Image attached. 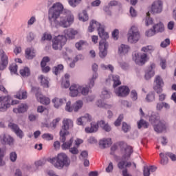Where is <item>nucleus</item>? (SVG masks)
I'll use <instances>...</instances> for the list:
<instances>
[{
	"label": "nucleus",
	"instance_id": "obj_4",
	"mask_svg": "<svg viewBox=\"0 0 176 176\" xmlns=\"http://www.w3.org/2000/svg\"><path fill=\"white\" fill-rule=\"evenodd\" d=\"M98 126L102 129L107 133H109L112 131V127L111 125L108 124V122H105V121L101 120L98 121L97 124L92 122L91 123V126H87L85 128L86 133H96L98 130Z\"/></svg>",
	"mask_w": 176,
	"mask_h": 176
},
{
	"label": "nucleus",
	"instance_id": "obj_23",
	"mask_svg": "<svg viewBox=\"0 0 176 176\" xmlns=\"http://www.w3.org/2000/svg\"><path fill=\"white\" fill-rule=\"evenodd\" d=\"M156 67V65L155 63H152L150 67H148V69L147 70V72H146L145 74V79H146V80H149V79H151V78H152L153 76H155V68Z\"/></svg>",
	"mask_w": 176,
	"mask_h": 176
},
{
	"label": "nucleus",
	"instance_id": "obj_42",
	"mask_svg": "<svg viewBox=\"0 0 176 176\" xmlns=\"http://www.w3.org/2000/svg\"><path fill=\"white\" fill-rule=\"evenodd\" d=\"M118 50L120 53H123L124 54H126L129 53V50H130V47H129V45L122 44Z\"/></svg>",
	"mask_w": 176,
	"mask_h": 176
},
{
	"label": "nucleus",
	"instance_id": "obj_13",
	"mask_svg": "<svg viewBox=\"0 0 176 176\" xmlns=\"http://www.w3.org/2000/svg\"><path fill=\"white\" fill-rule=\"evenodd\" d=\"M155 85L153 87V89L157 92V94L163 92V87L164 86V82H163V78L160 76H157L155 79Z\"/></svg>",
	"mask_w": 176,
	"mask_h": 176
},
{
	"label": "nucleus",
	"instance_id": "obj_51",
	"mask_svg": "<svg viewBox=\"0 0 176 176\" xmlns=\"http://www.w3.org/2000/svg\"><path fill=\"white\" fill-rule=\"evenodd\" d=\"M131 97L133 101H137L138 99V94L135 90H132L131 92Z\"/></svg>",
	"mask_w": 176,
	"mask_h": 176
},
{
	"label": "nucleus",
	"instance_id": "obj_60",
	"mask_svg": "<svg viewBox=\"0 0 176 176\" xmlns=\"http://www.w3.org/2000/svg\"><path fill=\"white\" fill-rule=\"evenodd\" d=\"M170 45V39L166 38L164 41L161 43V47H167Z\"/></svg>",
	"mask_w": 176,
	"mask_h": 176
},
{
	"label": "nucleus",
	"instance_id": "obj_61",
	"mask_svg": "<svg viewBox=\"0 0 176 176\" xmlns=\"http://www.w3.org/2000/svg\"><path fill=\"white\" fill-rule=\"evenodd\" d=\"M113 171V164L110 162L109 166L106 168V173H112Z\"/></svg>",
	"mask_w": 176,
	"mask_h": 176
},
{
	"label": "nucleus",
	"instance_id": "obj_56",
	"mask_svg": "<svg viewBox=\"0 0 176 176\" xmlns=\"http://www.w3.org/2000/svg\"><path fill=\"white\" fill-rule=\"evenodd\" d=\"M35 39V34L33 32H30L27 36L28 42H32Z\"/></svg>",
	"mask_w": 176,
	"mask_h": 176
},
{
	"label": "nucleus",
	"instance_id": "obj_34",
	"mask_svg": "<svg viewBox=\"0 0 176 176\" xmlns=\"http://www.w3.org/2000/svg\"><path fill=\"white\" fill-rule=\"evenodd\" d=\"M20 74L23 78H27L31 75V71L30 70V68L26 67L20 70Z\"/></svg>",
	"mask_w": 176,
	"mask_h": 176
},
{
	"label": "nucleus",
	"instance_id": "obj_54",
	"mask_svg": "<svg viewBox=\"0 0 176 176\" xmlns=\"http://www.w3.org/2000/svg\"><path fill=\"white\" fill-rule=\"evenodd\" d=\"M112 36L115 41H118L119 38V30L118 29H116L113 31Z\"/></svg>",
	"mask_w": 176,
	"mask_h": 176
},
{
	"label": "nucleus",
	"instance_id": "obj_27",
	"mask_svg": "<svg viewBox=\"0 0 176 176\" xmlns=\"http://www.w3.org/2000/svg\"><path fill=\"white\" fill-rule=\"evenodd\" d=\"M2 142L6 145H10V146H12L14 144V139H13L12 136L5 134L3 135Z\"/></svg>",
	"mask_w": 176,
	"mask_h": 176
},
{
	"label": "nucleus",
	"instance_id": "obj_40",
	"mask_svg": "<svg viewBox=\"0 0 176 176\" xmlns=\"http://www.w3.org/2000/svg\"><path fill=\"white\" fill-rule=\"evenodd\" d=\"M113 87L114 88L118 87V86H120V85H122V82H120V78L119 77V76H113Z\"/></svg>",
	"mask_w": 176,
	"mask_h": 176
},
{
	"label": "nucleus",
	"instance_id": "obj_50",
	"mask_svg": "<svg viewBox=\"0 0 176 176\" xmlns=\"http://www.w3.org/2000/svg\"><path fill=\"white\" fill-rule=\"evenodd\" d=\"M123 120V115H120L118 119L114 122V126L118 127V126H120V123H122V121Z\"/></svg>",
	"mask_w": 176,
	"mask_h": 176
},
{
	"label": "nucleus",
	"instance_id": "obj_7",
	"mask_svg": "<svg viewBox=\"0 0 176 176\" xmlns=\"http://www.w3.org/2000/svg\"><path fill=\"white\" fill-rule=\"evenodd\" d=\"M140 38L141 34H140L138 28L132 26L128 33V42L129 43H137Z\"/></svg>",
	"mask_w": 176,
	"mask_h": 176
},
{
	"label": "nucleus",
	"instance_id": "obj_46",
	"mask_svg": "<svg viewBox=\"0 0 176 176\" xmlns=\"http://www.w3.org/2000/svg\"><path fill=\"white\" fill-rule=\"evenodd\" d=\"M80 93H81L82 96H87V94H89V87H80Z\"/></svg>",
	"mask_w": 176,
	"mask_h": 176
},
{
	"label": "nucleus",
	"instance_id": "obj_14",
	"mask_svg": "<svg viewBox=\"0 0 176 176\" xmlns=\"http://www.w3.org/2000/svg\"><path fill=\"white\" fill-rule=\"evenodd\" d=\"M92 76L91 78L89 79V87L91 89V87H94V82H96V79L98 78V73L97 72L98 71V65L96 63H94L92 65Z\"/></svg>",
	"mask_w": 176,
	"mask_h": 176
},
{
	"label": "nucleus",
	"instance_id": "obj_62",
	"mask_svg": "<svg viewBox=\"0 0 176 176\" xmlns=\"http://www.w3.org/2000/svg\"><path fill=\"white\" fill-rule=\"evenodd\" d=\"M160 61V65L162 69H166V67L167 66V60H166V59L161 58Z\"/></svg>",
	"mask_w": 176,
	"mask_h": 176
},
{
	"label": "nucleus",
	"instance_id": "obj_11",
	"mask_svg": "<svg viewBox=\"0 0 176 176\" xmlns=\"http://www.w3.org/2000/svg\"><path fill=\"white\" fill-rule=\"evenodd\" d=\"M83 106V102L82 100H78L73 107H71V101H68L66 103L65 109L67 111V112H72V111H74V112H78L80 108Z\"/></svg>",
	"mask_w": 176,
	"mask_h": 176
},
{
	"label": "nucleus",
	"instance_id": "obj_37",
	"mask_svg": "<svg viewBox=\"0 0 176 176\" xmlns=\"http://www.w3.org/2000/svg\"><path fill=\"white\" fill-rule=\"evenodd\" d=\"M64 69V66L63 65H58L57 66H55L52 68V72L55 75H58L61 71Z\"/></svg>",
	"mask_w": 176,
	"mask_h": 176
},
{
	"label": "nucleus",
	"instance_id": "obj_16",
	"mask_svg": "<svg viewBox=\"0 0 176 176\" xmlns=\"http://www.w3.org/2000/svg\"><path fill=\"white\" fill-rule=\"evenodd\" d=\"M33 91H35V90H37V92L36 93V97L41 102V104H44L45 105H49L50 104V99L49 98L45 97L41 94V91L39 90V88H33Z\"/></svg>",
	"mask_w": 176,
	"mask_h": 176
},
{
	"label": "nucleus",
	"instance_id": "obj_57",
	"mask_svg": "<svg viewBox=\"0 0 176 176\" xmlns=\"http://www.w3.org/2000/svg\"><path fill=\"white\" fill-rule=\"evenodd\" d=\"M49 61H50V58L48 56H45L41 60V66L44 67V65H46L47 63H49Z\"/></svg>",
	"mask_w": 176,
	"mask_h": 176
},
{
	"label": "nucleus",
	"instance_id": "obj_19",
	"mask_svg": "<svg viewBox=\"0 0 176 176\" xmlns=\"http://www.w3.org/2000/svg\"><path fill=\"white\" fill-rule=\"evenodd\" d=\"M90 122H91V117L89 114H85L77 119V124L78 126H86Z\"/></svg>",
	"mask_w": 176,
	"mask_h": 176
},
{
	"label": "nucleus",
	"instance_id": "obj_6",
	"mask_svg": "<svg viewBox=\"0 0 176 176\" xmlns=\"http://www.w3.org/2000/svg\"><path fill=\"white\" fill-rule=\"evenodd\" d=\"M150 122L153 124L154 130L156 133H162L166 130V124L157 118L156 116L153 115L150 117Z\"/></svg>",
	"mask_w": 176,
	"mask_h": 176
},
{
	"label": "nucleus",
	"instance_id": "obj_29",
	"mask_svg": "<svg viewBox=\"0 0 176 176\" xmlns=\"http://www.w3.org/2000/svg\"><path fill=\"white\" fill-rule=\"evenodd\" d=\"M98 32L102 41H107V39L109 38V35L108 34V32H105V29L104 28V26L99 28Z\"/></svg>",
	"mask_w": 176,
	"mask_h": 176
},
{
	"label": "nucleus",
	"instance_id": "obj_33",
	"mask_svg": "<svg viewBox=\"0 0 176 176\" xmlns=\"http://www.w3.org/2000/svg\"><path fill=\"white\" fill-rule=\"evenodd\" d=\"M64 101H65V100L60 99L58 98H55L52 100V102L55 108H59L60 107H61Z\"/></svg>",
	"mask_w": 176,
	"mask_h": 176
},
{
	"label": "nucleus",
	"instance_id": "obj_1",
	"mask_svg": "<svg viewBox=\"0 0 176 176\" xmlns=\"http://www.w3.org/2000/svg\"><path fill=\"white\" fill-rule=\"evenodd\" d=\"M48 20L52 27L68 28L74 23V15L65 12L61 3H56L48 10Z\"/></svg>",
	"mask_w": 176,
	"mask_h": 176
},
{
	"label": "nucleus",
	"instance_id": "obj_12",
	"mask_svg": "<svg viewBox=\"0 0 176 176\" xmlns=\"http://www.w3.org/2000/svg\"><path fill=\"white\" fill-rule=\"evenodd\" d=\"M163 11V1L156 0L151 5V13L157 14Z\"/></svg>",
	"mask_w": 176,
	"mask_h": 176
},
{
	"label": "nucleus",
	"instance_id": "obj_15",
	"mask_svg": "<svg viewBox=\"0 0 176 176\" xmlns=\"http://www.w3.org/2000/svg\"><path fill=\"white\" fill-rule=\"evenodd\" d=\"M167 156L170 157L173 162H175L176 160V155L175 154H173L172 153H167L166 154L161 153L160 154V157L161 158L160 163L163 166H164V164H167L168 162V158H167Z\"/></svg>",
	"mask_w": 176,
	"mask_h": 176
},
{
	"label": "nucleus",
	"instance_id": "obj_58",
	"mask_svg": "<svg viewBox=\"0 0 176 176\" xmlns=\"http://www.w3.org/2000/svg\"><path fill=\"white\" fill-rule=\"evenodd\" d=\"M10 159L11 162H15L17 160V153H16V152H12L10 154Z\"/></svg>",
	"mask_w": 176,
	"mask_h": 176
},
{
	"label": "nucleus",
	"instance_id": "obj_25",
	"mask_svg": "<svg viewBox=\"0 0 176 176\" xmlns=\"http://www.w3.org/2000/svg\"><path fill=\"white\" fill-rule=\"evenodd\" d=\"M102 27V25H100V23L97 22V21L92 20L89 23V26L88 27V31L89 32H93V31L97 28L98 32V30H100V28Z\"/></svg>",
	"mask_w": 176,
	"mask_h": 176
},
{
	"label": "nucleus",
	"instance_id": "obj_31",
	"mask_svg": "<svg viewBox=\"0 0 176 176\" xmlns=\"http://www.w3.org/2000/svg\"><path fill=\"white\" fill-rule=\"evenodd\" d=\"M25 55L28 60H32V58L35 57V50H34V48L26 49Z\"/></svg>",
	"mask_w": 176,
	"mask_h": 176
},
{
	"label": "nucleus",
	"instance_id": "obj_44",
	"mask_svg": "<svg viewBox=\"0 0 176 176\" xmlns=\"http://www.w3.org/2000/svg\"><path fill=\"white\" fill-rule=\"evenodd\" d=\"M80 2H82V0H69V4L72 8H76Z\"/></svg>",
	"mask_w": 176,
	"mask_h": 176
},
{
	"label": "nucleus",
	"instance_id": "obj_20",
	"mask_svg": "<svg viewBox=\"0 0 176 176\" xmlns=\"http://www.w3.org/2000/svg\"><path fill=\"white\" fill-rule=\"evenodd\" d=\"M135 63H136V64H138V65H144V64L145 63H146L147 60H148V55L145 53L144 54H141L140 55L138 54H135Z\"/></svg>",
	"mask_w": 176,
	"mask_h": 176
},
{
	"label": "nucleus",
	"instance_id": "obj_53",
	"mask_svg": "<svg viewBox=\"0 0 176 176\" xmlns=\"http://www.w3.org/2000/svg\"><path fill=\"white\" fill-rule=\"evenodd\" d=\"M100 67L102 68V69H109L111 72H113L114 67L112 66V65H109L107 66L104 64H102Z\"/></svg>",
	"mask_w": 176,
	"mask_h": 176
},
{
	"label": "nucleus",
	"instance_id": "obj_63",
	"mask_svg": "<svg viewBox=\"0 0 176 176\" xmlns=\"http://www.w3.org/2000/svg\"><path fill=\"white\" fill-rule=\"evenodd\" d=\"M156 34V32L154 30V29H151L148 31L146 32V36H153Z\"/></svg>",
	"mask_w": 176,
	"mask_h": 176
},
{
	"label": "nucleus",
	"instance_id": "obj_28",
	"mask_svg": "<svg viewBox=\"0 0 176 176\" xmlns=\"http://www.w3.org/2000/svg\"><path fill=\"white\" fill-rule=\"evenodd\" d=\"M27 109H28L27 104H21L18 106V108L13 109V112H14V113H24V112H26Z\"/></svg>",
	"mask_w": 176,
	"mask_h": 176
},
{
	"label": "nucleus",
	"instance_id": "obj_17",
	"mask_svg": "<svg viewBox=\"0 0 176 176\" xmlns=\"http://www.w3.org/2000/svg\"><path fill=\"white\" fill-rule=\"evenodd\" d=\"M118 97H127L130 94V89L127 86H121L115 90Z\"/></svg>",
	"mask_w": 176,
	"mask_h": 176
},
{
	"label": "nucleus",
	"instance_id": "obj_2",
	"mask_svg": "<svg viewBox=\"0 0 176 176\" xmlns=\"http://www.w3.org/2000/svg\"><path fill=\"white\" fill-rule=\"evenodd\" d=\"M74 127V122L69 119H64L63 120V125L61 126L60 131L59 132L60 141L63 142L62 149L63 151H67L71 149L72 144L74 142V138H70V140L67 141V135H69V129Z\"/></svg>",
	"mask_w": 176,
	"mask_h": 176
},
{
	"label": "nucleus",
	"instance_id": "obj_5",
	"mask_svg": "<svg viewBox=\"0 0 176 176\" xmlns=\"http://www.w3.org/2000/svg\"><path fill=\"white\" fill-rule=\"evenodd\" d=\"M19 104V100H14L9 96L0 97V112H6L12 105H16Z\"/></svg>",
	"mask_w": 176,
	"mask_h": 176
},
{
	"label": "nucleus",
	"instance_id": "obj_47",
	"mask_svg": "<svg viewBox=\"0 0 176 176\" xmlns=\"http://www.w3.org/2000/svg\"><path fill=\"white\" fill-rule=\"evenodd\" d=\"M41 41H52V34L47 32L44 33Z\"/></svg>",
	"mask_w": 176,
	"mask_h": 176
},
{
	"label": "nucleus",
	"instance_id": "obj_10",
	"mask_svg": "<svg viewBox=\"0 0 176 176\" xmlns=\"http://www.w3.org/2000/svg\"><path fill=\"white\" fill-rule=\"evenodd\" d=\"M109 44L105 40H101L99 42V57L100 58H105L108 54V47Z\"/></svg>",
	"mask_w": 176,
	"mask_h": 176
},
{
	"label": "nucleus",
	"instance_id": "obj_26",
	"mask_svg": "<svg viewBox=\"0 0 176 176\" xmlns=\"http://www.w3.org/2000/svg\"><path fill=\"white\" fill-rule=\"evenodd\" d=\"M80 86L79 85H72L69 87L70 96L72 97H76L80 93Z\"/></svg>",
	"mask_w": 176,
	"mask_h": 176
},
{
	"label": "nucleus",
	"instance_id": "obj_59",
	"mask_svg": "<svg viewBox=\"0 0 176 176\" xmlns=\"http://www.w3.org/2000/svg\"><path fill=\"white\" fill-rule=\"evenodd\" d=\"M143 175L144 176L151 175V170H149V167H148V166H146L144 167Z\"/></svg>",
	"mask_w": 176,
	"mask_h": 176
},
{
	"label": "nucleus",
	"instance_id": "obj_22",
	"mask_svg": "<svg viewBox=\"0 0 176 176\" xmlns=\"http://www.w3.org/2000/svg\"><path fill=\"white\" fill-rule=\"evenodd\" d=\"M64 34L66 39L67 38L69 39H74L75 36L78 35V32L72 28H69L64 30Z\"/></svg>",
	"mask_w": 176,
	"mask_h": 176
},
{
	"label": "nucleus",
	"instance_id": "obj_52",
	"mask_svg": "<svg viewBox=\"0 0 176 176\" xmlns=\"http://www.w3.org/2000/svg\"><path fill=\"white\" fill-rule=\"evenodd\" d=\"M111 94L107 90H103L102 91V98H110Z\"/></svg>",
	"mask_w": 176,
	"mask_h": 176
},
{
	"label": "nucleus",
	"instance_id": "obj_9",
	"mask_svg": "<svg viewBox=\"0 0 176 176\" xmlns=\"http://www.w3.org/2000/svg\"><path fill=\"white\" fill-rule=\"evenodd\" d=\"M120 146L122 154V160H129L131 153H133V147L124 142H120Z\"/></svg>",
	"mask_w": 176,
	"mask_h": 176
},
{
	"label": "nucleus",
	"instance_id": "obj_30",
	"mask_svg": "<svg viewBox=\"0 0 176 176\" xmlns=\"http://www.w3.org/2000/svg\"><path fill=\"white\" fill-rule=\"evenodd\" d=\"M0 56L1 57V65L3 67V68H5V67H6L8 64V56L5 54L3 50H0Z\"/></svg>",
	"mask_w": 176,
	"mask_h": 176
},
{
	"label": "nucleus",
	"instance_id": "obj_49",
	"mask_svg": "<svg viewBox=\"0 0 176 176\" xmlns=\"http://www.w3.org/2000/svg\"><path fill=\"white\" fill-rule=\"evenodd\" d=\"M85 42L84 41H80L79 42L76 43V47L78 50H82V47L85 46Z\"/></svg>",
	"mask_w": 176,
	"mask_h": 176
},
{
	"label": "nucleus",
	"instance_id": "obj_39",
	"mask_svg": "<svg viewBox=\"0 0 176 176\" xmlns=\"http://www.w3.org/2000/svg\"><path fill=\"white\" fill-rule=\"evenodd\" d=\"M38 79L40 80L42 86L44 87H49V80L47 78H45L43 75L40 76Z\"/></svg>",
	"mask_w": 176,
	"mask_h": 176
},
{
	"label": "nucleus",
	"instance_id": "obj_3",
	"mask_svg": "<svg viewBox=\"0 0 176 176\" xmlns=\"http://www.w3.org/2000/svg\"><path fill=\"white\" fill-rule=\"evenodd\" d=\"M47 162L59 170L64 168V167H69V164H71V160L68 155L64 153L58 154L56 157L47 159Z\"/></svg>",
	"mask_w": 176,
	"mask_h": 176
},
{
	"label": "nucleus",
	"instance_id": "obj_21",
	"mask_svg": "<svg viewBox=\"0 0 176 176\" xmlns=\"http://www.w3.org/2000/svg\"><path fill=\"white\" fill-rule=\"evenodd\" d=\"M109 145H112V139L111 138H103L99 141V146L101 149L109 148Z\"/></svg>",
	"mask_w": 176,
	"mask_h": 176
},
{
	"label": "nucleus",
	"instance_id": "obj_24",
	"mask_svg": "<svg viewBox=\"0 0 176 176\" xmlns=\"http://www.w3.org/2000/svg\"><path fill=\"white\" fill-rule=\"evenodd\" d=\"M132 164L133 165L135 168H137V164H135V163H131V162L126 161H120V162H118V168H120V170H123L124 167H126V168L131 167Z\"/></svg>",
	"mask_w": 176,
	"mask_h": 176
},
{
	"label": "nucleus",
	"instance_id": "obj_35",
	"mask_svg": "<svg viewBox=\"0 0 176 176\" xmlns=\"http://www.w3.org/2000/svg\"><path fill=\"white\" fill-rule=\"evenodd\" d=\"M78 17L80 21H87V20H89V15L87 14V11L82 10V12L78 14Z\"/></svg>",
	"mask_w": 176,
	"mask_h": 176
},
{
	"label": "nucleus",
	"instance_id": "obj_48",
	"mask_svg": "<svg viewBox=\"0 0 176 176\" xmlns=\"http://www.w3.org/2000/svg\"><path fill=\"white\" fill-rule=\"evenodd\" d=\"M42 138L47 141H52L53 140V135L50 133H44L42 135Z\"/></svg>",
	"mask_w": 176,
	"mask_h": 176
},
{
	"label": "nucleus",
	"instance_id": "obj_43",
	"mask_svg": "<svg viewBox=\"0 0 176 176\" xmlns=\"http://www.w3.org/2000/svg\"><path fill=\"white\" fill-rule=\"evenodd\" d=\"M96 105L99 108H106V109L111 108V105L105 104L101 100H99L96 102Z\"/></svg>",
	"mask_w": 176,
	"mask_h": 176
},
{
	"label": "nucleus",
	"instance_id": "obj_41",
	"mask_svg": "<svg viewBox=\"0 0 176 176\" xmlns=\"http://www.w3.org/2000/svg\"><path fill=\"white\" fill-rule=\"evenodd\" d=\"M16 98L19 100H25L27 98V91H19L16 95Z\"/></svg>",
	"mask_w": 176,
	"mask_h": 176
},
{
	"label": "nucleus",
	"instance_id": "obj_64",
	"mask_svg": "<svg viewBox=\"0 0 176 176\" xmlns=\"http://www.w3.org/2000/svg\"><path fill=\"white\" fill-rule=\"evenodd\" d=\"M10 71L14 74H16L17 72V65H12L10 67Z\"/></svg>",
	"mask_w": 176,
	"mask_h": 176
},
{
	"label": "nucleus",
	"instance_id": "obj_55",
	"mask_svg": "<svg viewBox=\"0 0 176 176\" xmlns=\"http://www.w3.org/2000/svg\"><path fill=\"white\" fill-rule=\"evenodd\" d=\"M146 25L148 27V25H151L152 23H153V20H152V18L149 17V12L147 13V16L145 20Z\"/></svg>",
	"mask_w": 176,
	"mask_h": 176
},
{
	"label": "nucleus",
	"instance_id": "obj_18",
	"mask_svg": "<svg viewBox=\"0 0 176 176\" xmlns=\"http://www.w3.org/2000/svg\"><path fill=\"white\" fill-rule=\"evenodd\" d=\"M8 127H10L12 131H14L15 134H16L17 137H19V138H23V137H24V133H23V131L20 129L18 124L10 122Z\"/></svg>",
	"mask_w": 176,
	"mask_h": 176
},
{
	"label": "nucleus",
	"instance_id": "obj_8",
	"mask_svg": "<svg viewBox=\"0 0 176 176\" xmlns=\"http://www.w3.org/2000/svg\"><path fill=\"white\" fill-rule=\"evenodd\" d=\"M65 43H67V37L64 35H58L52 40V49L54 50H61Z\"/></svg>",
	"mask_w": 176,
	"mask_h": 176
},
{
	"label": "nucleus",
	"instance_id": "obj_38",
	"mask_svg": "<svg viewBox=\"0 0 176 176\" xmlns=\"http://www.w3.org/2000/svg\"><path fill=\"white\" fill-rule=\"evenodd\" d=\"M141 51L151 54V53H153L155 51V47H153V45H147L146 47H143Z\"/></svg>",
	"mask_w": 176,
	"mask_h": 176
},
{
	"label": "nucleus",
	"instance_id": "obj_45",
	"mask_svg": "<svg viewBox=\"0 0 176 176\" xmlns=\"http://www.w3.org/2000/svg\"><path fill=\"white\" fill-rule=\"evenodd\" d=\"M146 100L147 102H152V101H155V94H153V92L148 94L146 97Z\"/></svg>",
	"mask_w": 176,
	"mask_h": 176
},
{
	"label": "nucleus",
	"instance_id": "obj_32",
	"mask_svg": "<svg viewBox=\"0 0 176 176\" xmlns=\"http://www.w3.org/2000/svg\"><path fill=\"white\" fill-rule=\"evenodd\" d=\"M153 30H155V33L157 32H163L164 31V25L163 23L160 22L153 26Z\"/></svg>",
	"mask_w": 176,
	"mask_h": 176
},
{
	"label": "nucleus",
	"instance_id": "obj_36",
	"mask_svg": "<svg viewBox=\"0 0 176 176\" xmlns=\"http://www.w3.org/2000/svg\"><path fill=\"white\" fill-rule=\"evenodd\" d=\"M148 127H149V123L144 120H140L138 122V129H148Z\"/></svg>",
	"mask_w": 176,
	"mask_h": 176
}]
</instances>
